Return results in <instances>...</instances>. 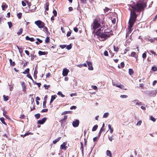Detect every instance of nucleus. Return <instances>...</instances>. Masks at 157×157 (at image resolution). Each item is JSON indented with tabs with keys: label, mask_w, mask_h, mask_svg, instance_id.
Here are the masks:
<instances>
[{
	"label": "nucleus",
	"mask_w": 157,
	"mask_h": 157,
	"mask_svg": "<svg viewBox=\"0 0 157 157\" xmlns=\"http://www.w3.org/2000/svg\"><path fill=\"white\" fill-rule=\"evenodd\" d=\"M131 4L128 5L129 7H131L132 9L129 8L128 10L130 11V13H131V10H134L135 13L136 14V12H140L144 10V8L146 7V3H144L143 2H138L136 4L135 2L132 1H131ZM131 13H130V14Z\"/></svg>",
	"instance_id": "1"
},
{
	"label": "nucleus",
	"mask_w": 157,
	"mask_h": 157,
	"mask_svg": "<svg viewBox=\"0 0 157 157\" xmlns=\"http://www.w3.org/2000/svg\"><path fill=\"white\" fill-rule=\"evenodd\" d=\"M131 10V13L130 14V16L128 22L129 25L128 28V31L126 33V37L128 36L129 34L131 33L132 31V28L136 21L138 16L135 13L134 10Z\"/></svg>",
	"instance_id": "2"
},
{
	"label": "nucleus",
	"mask_w": 157,
	"mask_h": 157,
	"mask_svg": "<svg viewBox=\"0 0 157 157\" xmlns=\"http://www.w3.org/2000/svg\"><path fill=\"white\" fill-rule=\"evenodd\" d=\"M104 18V17L101 19L100 18L97 17L94 20L93 22L91 25L93 33H94L96 29L101 26V25L105 24Z\"/></svg>",
	"instance_id": "3"
},
{
	"label": "nucleus",
	"mask_w": 157,
	"mask_h": 157,
	"mask_svg": "<svg viewBox=\"0 0 157 157\" xmlns=\"http://www.w3.org/2000/svg\"><path fill=\"white\" fill-rule=\"evenodd\" d=\"M106 26H107V25H105V24H104L101 25L100 28L98 29L97 31L96 32H95V35L98 36L102 33L101 31H102L104 29V28Z\"/></svg>",
	"instance_id": "4"
},
{
	"label": "nucleus",
	"mask_w": 157,
	"mask_h": 157,
	"mask_svg": "<svg viewBox=\"0 0 157 157\" xmlns=\"http://www.w3.org/2000/svg\"><path fill=\"white\" fill-rule=\"evenodd\" d=\"M99 37H101V38L103 39L101 40L102 41H104L106 40L108 38L110 37L111 36L110 35L106 33H105V32H102L98 36Z\"/></svg>",
	"instance_id": "5"
},
{
	"label": "nucleus",
	"mask_w": 157,
	"mask_h": 157,
	"mask_svg": "<svg viewBox=\"0 0 157 157\" xmlns=\"http://www.w3.org/2000/svg\"><path fill=\"white\" fill-rule=\"evenodd\" d=\"M35 24L40 28H42L45 26L44 23L39 20L35 21Z\"/></svg>",
	"instance_id": "6"
},
{
	"label": "nucleus",
	"mask_w": 157,
	"mask_h": 157,
	"mask_svg": "<svg viewBox=\"0 0 157 157\" xmlns=\"http://www.w3.org/2000/svg\"><path fill=\"white\" fill-rule=\"evenodd\" d=\"M104 32L105 33H106L110 35V36H112L113 35L112 30L110 29H107L104 30Z\"/></svg>",
	"instance_id": "7"
},
{
	"label": "nucleus",
	"mask_w": 157,
	"mask_h": 157,
	"mask_svg": "<svg viewBox=\"0 0 157 157\" xmlns=\"http://www.w3.org/2000/svg\"><path fill=\"white\" fill-rule=\"evenodd\" d=\"M79 124V121L78 120H76L72 122V125L74 127H77Z\"/></svg>",
	"instance_id": "8"
},
{
	"label": "nucleus",
	"mask_w": 157,
	"mask_h": 157,
	"mask_svg": "<svg viewBox=\"0 0 157 157\" xmlns=\"http://www.w3.org/2000/svg\"><path fill=\"white\" fill-rule=\"evenodd\" d=\"M86 62L88 66V69L90 70H93V67L92 63L90 62H89L87 61H86Z\"/></svg>",
	"instance_id": "9"
},
{
	"label": "nucleus",
	"mask_w": 157,
	"mask_h": 157,
	"mask_svg": "<svg viewBox=\"0 0 157 157\" xmlns=\"http://www.w3.org/2000/svg\"><path fill=\"white\" fill-rule=\"evenodd\" d=\"M47 118L45 117L42 119L41 120H39L38 121L37 123L39 124H43L46 121Z\"/></svg>",
	"instance_id": "10"
},
{
	"label": "nucleus",
	"mask_w": 157,
	"mask_h": 157,
	"mask_svg": "<svg viewBox=\"0 0 157 157\" xmlns=\"http://www.w3.org/2000/svg\"><path fill=\"white\" fill-rule=\"evenodd\" d=\"M69 71L66 68H64L63 70V75L64 76H66L67 75Z\"/></svg>",
	"instance_id": "11"
},
{
	"label": "nucleus",
	"mask_w": 157,
	"mask_h": 157,
	"mask_svg": "<svg viewBox=\"0 0 157 157\" xmlns=\"http://www.w3.org/2000/svg\"><path fill=\"white\" fill-rule=\"evenodd\" d=\"M21 85L22 88V90L23 91H26V86L25 85V83L24 82H22L21 83Z\"/></svg>",
	"instance_id": "12"
},
{
	"label": "nucleus",
	"mask_w": 157,
	"mask_h": 157,
	"mask_svg": "<svg viewBox=\"0 0 157 157\" xmlns=\"http://www.w3.org/2000/svg\"><path fill=\"white\" fill-rule=\"evenodd\" d=\"M66 144L65 143H63L62 144L60 145V149H66V147L65 146Z\"/></svg>",
	"instance_id": "13"
},
{
	"label": "nucleus",
	"mask_w": 157,
	"mask_h": 157,
	"mask_svg": "<svg viewBox=\"0 0 157 157\" xmlns=\"http://www.w3.org/2000/svg\"><path fill=\"white\" fill-rule=\"evenodd\" d=\"M25 39L26 40H30L31 41H35V39H34V38L33 37H29L28 36H26V37H25Z\"/></svg>",
	"instance_id": "14"
},
{
	"label": "nucleus",
	"mask_w": 157,
	"mask_h": 157,
	"mask_svg": "<svg viewBox=\"0 0 157 157\" xmlns=\"http://www.w3.org/2000/svg\"><path fill=\"white\" fill-rule=\"evenodd\" d=\"M38 54L40 56H41L43 55H45L47 54V52H42L40 51H39L38 52Z\"/></svg>",
	"instance_id": "15"
},
{
	"label": "nucleus",
	"mask_w": 157,
	"mask_h": 157,
	"mask_svg": "<svg viewBox=\"0 0 157 157\" xmlns=\"http://www.w3.org/2000/svg\"><path fill=\"white\" fill-rule=\"evenodd\" d=\"M56 97L57 96L56 95H52L51 96V101H50V103L51 104L52 103L53 101V100L56 99Z\"/></svg>",
	"instance_id": "16"
},
{
	"label": "nucleus",
	"mask_w": 157,
	"mask_h": 157,
	"mask_svg": "<svg viewBox=\"0 0 157 157\" xmlns=\"http://www.w3.org/2000/svg\"><path fill=\"white\" fill-rule=\"evenodd\" d=\"M124 66V62H122L120 64V66L119 64L118 65V67L120 69L123 68Z\"/></svg>",
	"instance_id": "17"
},
{
	"label": "nucleus",
	"mask_w": 157,
	"mask_h": 157,
	"mask_svg": "<svg viewBox=\"0 0 157 157\" xmlns=\"http://www.w3.org/2000/svg\"><path fill=\"white\" fill-rule=\"evenodd\" d=\"M81 143V147H80V149L81 150L82 155H83L84 154L83 152V150H84V148H83V144L82 142H81L80 143Z\"/></svg>",
	"instance_id": "18"
},
{
	"label": "nucleus",
	"mask_w": 157,
	"mask_h": 157,
	"mask_svg": "<svg viewBox=\"0 0 157 157\" xmlns=\"http://www.w3.org/2000/svg\"><path fill=\"white\" fill-rule=\"evenodd\" d=\"M31 60L32 61L36 57V55H34V54H30Z\"/></svg>",
	"instance_id": "19"
},
{
	"label": "nucleus",
	"mask_w": 157,
	"mask_h": 157,
	"mask_svg": "<svg viewBox=\"0 0 157 157\" xmlns=\"http://www.w3.org/2000/svg\"><path fill=\"white\" fill-rule=\"evenodd\" d=\"M33 134L31 132H28L25 134L24 135H21V137H24L25 136H26L29 135H32Z\"/></svg>",
	"instance_id": "20"
},
{
	"label": "nucleus",
	"mask_w": 157,
	"mask_h": 157,
	"mask_svg": "<svg viewBox=\"0 0 157 157\" xmlns=\"http://www.w3.org/2000/svg\"><path fill=\"white\" fill-rule=\"evenodd\" d=\"M61 137H59L57 139L54 140L53 141V143L54 144H56L57 142L59 141V140L61 139Z\"/></svg>",
	"instance_id": "21"
},
{
	"label": "nucleus",
	"mask_w": 157,
	"mask_h": 157,
	"mask_svg": "<svg viewBox=\"0 0 157 157\" xmlns=\"http://www.w3.org/2000/svg\"><path fill=\"white\" fill-rule=\"evenodd\" d=\"M116 87H119L121 89H124V90H127V89H125L124 88V86H123V85H122V84H120V85H117L116 86Z\"/></svg>",
	"instance_id": "22"
},
{
	"label": "nucleus",
	"mask_w": 157,
	"mask_h": 157,
	"mask_svg": "<svg viewBox=\"0 0 157 157\" xmlns=\"http://www.w3.org/2000/svg\"><path fill=\"white\" fill-rule=\"evenodd\" d=\"M106 155L108 156H109L110 157H112L111 152L109 150H108L107 151Z\"/></svg>",
	"instance_id": "23"
},
{
	"label": "nucleus",
	"mask_w": 157,
	"mask_h": 157,
	"mask_svg": "<svg viewBox=\"0 0 157 157\" xmlns=\"http://www.w3.org/2000/svg\"><path fill=\"white\" fill-rule=\"evenodd\" d=\"M77 66L81 68L83 67H86L87 65L86 63H84L83 64H80L78 65Z\"/></svg>",
	"instance_id": "24"
},
{
	"label": "nucleus",
	"mask_w": 157,
	"mask_h": 157,
	"mask_svg": "<svg viewBox=\"0 0 157 157\" xmlns=\"http://www.w3.org/2000/svg\"><path fill=\"white\" fill-rule=\"evenodd\" d=\"M9 61L10 62V65L12 66H14L15 65V63L14 62H13L12 60L11 59H9Z\"/></svg>",
	"instance_id": "25"
},
{
	"label": "nucleus",
	"mask_w": 157,
	"mask_h": 157,
	"mask_svg": "<svg viewBox=\"0 0 157 157\" xmlns=\"http://www.w3.org/2000/svg\"><path fill=\"white\" fill-rule=\"evenodd\" d=\"M49 6V2H47L46 3L45 7V9L47 11L48 10H49V8H48Z\"/></svg>",
	"instance_id": "26"
},
{
	"label": "nucleus",
	"mask_w": 157,
	"mask_h": 157,
	"mask_svg": "<svg viewBox=\"0 0 157 157\" xmlns=\"http://www.w3.org/2000/svg\"><path fill=\"white\" fill-rule=\"evenodd\" d=\"M114 50L116 52H117L119 50V48L117 46H116L115 45H113Z\"/></svg>",
	"instance_id": "27"
},
{
	"label": "nucleus",
	"mask_w": 157,
	"mask_h": 157,
	"mask_svg": "<svg viewBox=\"0 0 157 157\" xmlns=\"http://www.w3.org/2000/svg\"><path fill=\"white\" fill-rule=\"evenodd\" d=\"M3 99L5 101H7L9 100V97L8 96H6L5 95H3Z\"/></svg>",
	"instance_id": "28"
},
{
	"label": "nucleus",
	"mask_w": 157,
	"mask_h": 157,
	"mask_svg": "<svg viewBox=\"0 0 157 157\" xmlns=\"http://www.w3.org/2000/svg\"><path fill=\"white\" fill-rule=\"evenodd\" d=\"M29 68H27L22 73L24 74H28L29 73Z\"/></svg>",
	"instance_id": "29"
},
{
	"label": "nucleus",
	"mask_w": 157,
	"mask_h": 157,
	"mask_svg": "<svg viewBox=\"0 0 157 157\" xmlns=\"http://www.w3.org/2000/svg\"><path fill=\"white\" fill-rule=\"evenodd\" d=\"M67 118V115H65L64 116V118H63L60 121V122L61 123L63 122L64 120H66Z\"/></svg>",
	"instance_id": "30"
},
{
	"label": "nucleus",
	"mask_w": 157,
	"mask_h": 157,
	"mask_svg": "<svg viewBox=\"0 0 157 157\" xmlns=\"http://www.w3.org/2000/svg\"><path fill=\"white\" fill-rule=\"evenodd\" d=\"M108 127L109 129L110 130V132L111 133H112L113 132V129L111 127V125L110 124H108Z\"/></svg>",
	"instance_id": "31"
},
{
	"label": "nucleus",
	"mask_w": 157,
	"mask_h": 157,
	"mask_svg": "<svg viewBox=\"0 0 157 157\" xmlns=\"http://www.w3.org/2000/svg\"><path fill=\"white\" fill-rule=\"evenodd\" d=\"M7 113V112L6 111H5V110L4 109L3 110V115L6 118H7V117H8V116L6 115Z\"/></svg>",
	"instance_id": "32"
},
{
	"label": "nucleus",
	"mask_w": 157,
	"mask_h": 157,
	"mask_svg": "<svg viewBox=\"0 0 157 157\" xmlns=\"http://www.w3.org/2000/svg\"><path fill=\"white\" fill-rule=\"evenodd\" d=\"M0 120L3 124H4L5 125L6 124V122L5 121V119L4 118H3V117L0 118Z\"/></svg>",
	"instance_id": "33"
},
{
	"label": "nucleus",
	"mask_w": 157,
	"mask_h": 157,
	"mask_svg": "<svg viewBox=\"0 0 157 157\" xmlns=\"http://www.w3.org/2000/svg\"><path fill=\"white\" fill-rule=\"evenodd\" d=\"M98 128V125H94L93 128L92 129V131H95Z\"/></svg>",
	"instance_id": "34"
},
{
	"label": "nucleus",
	"mask_w": 157,
	"mask_h": 157,
	"mask_svg": "<svg viewBox=\"0 0 157 157\" xmlns=\"http://www.w3.org/2000/svg\"><path fill=\"white\" fill-rule=\"evenodd\" d=\"M129 73L130 75H132L134 73V71L132 69H129Z\"/></svg>",
	"instance_id": "35"
},
{
	"label": "nucleus",
	"mask_w": 157,
	"mask_h": 157,
	"mask_svg": "<svg viewBox=\"0 0 157 157\" xmlns=\"http://www.w3.org/2000/svg\"><path fill=\"white\" fill-rule=\"evenodd\" d=\"M149 51L151 53L154 55V57H157V54L155 53V52L154 51L152 50H150Z\"/></svg>",
	"instance_id": "36"
},
{
	"label": "nucleus",
	"mask_w": 157,
	"mask_h": 157,
	"mask_svg": "<svg viewBox=\"0 0 157 157\" xmlns=\"http://www.w3.org/2000/svg\"><path fill=\"white\" fill-rule=\"evenodd\" d=\"M57 94L58 95L60 96L61 97L63 98L64 97H65V96L63 94L61 93V92L60 91H59L57 93Z\"/></svg>",
	"instance_id": "37"
},
{
	"label": "nucleus",
	"mask_w": 157,
	"mask_h": 157,
	"mask_svg": "<svg viewBox=\"0 0 157 157\" xmlns=\"http://www.w3.org/2000/svg\"><path fill=\"white\" fill-rule=\"evenodd\" d=\"M33 83L34 84L37 85L39 87H40L41 86V84L40 83H37L36 82V81H34L33 82Z\"/></svg>",
	"instance_id": "38"
},
{
	"label": "nucleus",
	"mask_w": 157,
	"mask_h": 157,
	"mask_svg": "<svg viewBox=\"0 0 157 157\" xmlns=\"http://www.w3.org/2000/svg\"><path fill=\"white\" fill-rule=\"evenodd\" d=\"M23 32V29L22 28H21L19 31L17 32V34L18 35H20Z\"/></svg>",
	"instance_id": "39"
},
{
	"label": "nucleus",
	"mask_w": 157,
	"mask_h": 157,
	"mask_svg": "<svg viewBox=\"0 0 157 157\" xmlns=\"http://www.w3.org/2000/svg\"><path fill=\"white\" fill-rule=\"evenodd\" d=\"M2 10H4L5 8H6L7 7V5L5 4L4 5H2Z\"/></svg>",
	"instance_id": "40"
},
{
	"label": "nucleus",
	"mask_w": 157,
	"mask_h": 157,
	"mask_svg": "<svg viewBox=\"0 0 157 157\" xmlns=\"http://www.w3.org/2000/svg\"><path fill=\"white\" fill-rule=\"evenodd\" d=\"M40 113H37L35 115V117L37 119H38L40 117Z\"/></svg>",
	"instance_id": "41"
},
{
	"label": "nucleus",
	"mask_w": 157,
	"mask_h": 157,
	"mask_svg": "<svg viewBox=\"0 0 157 157\" xmlns=\"http://www.w3.org/2000/svg\"><path fill=\"white\" fill-rule=\"evenodd\" d=\"M45 42L46 43H49L50 41V39L49 37H47L45 40Z\"/></svg>",
	"instance_id": "42"
},
{
	"label": "nucleus",
	"mask_w": 157,
	"mask_h": 157,
	"mask_svg": "<svg viewBox=\"0 0 157 157\" xmlns=\"http://www.w3.org/2000/svg\"><path fill=\"white\" fill-rule=\"evenodd\" d=\"M136 54V53L135 52H132L130 55V56L132 57H135V55Z\"/></svg>",
	"instance_id": "43"
},
{
	"label": "nucleus",
	"mask_w": 157,
	"mask_h": 157,
	"mask_svg": "<svg viewBox=\"0 0 157 157\" xmlns=\"http://www.w3.org/2000/svg\"><path fill=\"white\" fill-rule=\"evenodd\" d=\"M22 15V14L21 13H18L17 15V16L19 19H20L21 18Z\"/></svg>",
	"instance_id": "44"
},
{
	"label": "nucleus",
	"mask_w": 157,
	"mask_h": 157,
	"mask_svg": "<svg viewBox=\"0 0 157 157\" xmlns=\"http://www.w3.org/2000/svg\"><path fill=\"white\" fill-rule=\"evenodd\" d=\"M8 25L9 27L10 28H11L13 26V25H12V22L10 21L8 22Z\"/></svg>",
	"instance_id": "45"
},
{
	"label": "nucleus",
	"mask_w": 157,
	"mask_h": 157,
	"mask_svg": "<svg viewBox=\"0 0 157 157\" xmlns=\"http://www.w3.org/2000/svg\"><path fill=\"white\" fill-rule=\"evenodd\" d=\"M109 113H105L103 116V117L104 118H106L107 117L108 115H109Z\"/></svg>",
	"instance_id": "46"
},
{
	"label": "nucleus",
	"mask_w": 157,
	"mask_h": 157,
	"mask_svg": "<svg viewBox=\"0 0 157 157\" xmlns=\"http://www.w3.org/2000/svg\"><path fill=\"white\" fill-rule=\"evenodd\" d=\"M72 48L71 45L70 44L69 45L66 46V48L68 50H70Z\"/></svg>",
	"instance_id": "47"
},
{
	"label": "nucleus",
	"mask_w": 157,
	"mask_h": 157,
	"mask_svg": "<svg viewBox=\"0 0 157 157\" xmlns=\"http://www.w3.org/2000/svg\"><path fill=\"white\" fill-rule=\"evenodd\" d=\"M46 100L44 101L43 102V108H45L46 107Z\"/></svg>",
	"instance_id": "48"
},
{
	"label": "nucleus",
	"mask_w": 157,
	"mask_h": 157,
	"mask_svg": "<svg viewBox=\"0 0 157 157\" xmlns=\"http://www.w3.org/2000/svg\"><path fill=\"white\" fill-rule=\"evenodd\" d=\"M142 57L144 59H145L146 58L147 56V54L146 52H144L142 54Z\"/></svg>",
	"instance_id": "49"
},
{
	"label": "nucleus",
	"mask_w": 157,
	"mask_h": 157,
	"mask_svg": "<svg viewBox=\"0 0 157 157\" xmlns=\"http://www.w3.org/2000/svg\"><path fill=\"white\" fill-rule=\"evenodd\" d=\"M44 86L45 88L47 89H48L50 87V85H47L46 84H44Z\"/></svg>",
	"instance_id": "50"
},
{
	"label": "nucleus",
	"mask_w": 157,
	"mask_h": 157,
	"mask_svg": "<svg viewBox=\"0 0 157 157\" xmlns=\"http://www.w3.org/2000/svg\"><path fill=\"white\" fill-rule=\"evenodd\" d=\"M152 70L154 71H155L157 70V68L156 67H153L151 68Z\"/></svg>",
	"instance_id": "51"
},
{
	"label": "nucleus",
	"mask_w": 157,
	"mask_h": 157,
	"mask_svg": "<svg viewBox=\"0 0 157 157\" xmlns=\"http://www.w3.org/2000/svg\"><path fill=\"white\" fill-rule=\"evenodd\" d=\"M53 13L54 15V16H57V12L55 10H54L53 11Z\"/></svg>",
	"instance_id": "52"
},
{
	"label": "nucleus",
	"mask_w": 157,
	"mask_h": 157,
	"mask_svg": "<svg viewBox=\"0 0 157 157\" xmlns=\"http://www.w3.org/2000/svg\"><path fill=\"white\" fill-rule=\"evenodd\" d=\"M27 76L31 80H32L33 82L34 81V80L33 79L32 76H31V75L29 74H28L27 75Z\"/></svg>",
	"instance_id": "53"
},
{
	"label": "nucleus",
	"mask_w": 157,
	"mask_h": 157,
	"mask_svg": "<svg viewBox=\"0 0 157 157\" xmlns=\"http://www.w3.org/2000/svg\"><path fill=\"white\" fill-rule=\"evenodd\" d=\"M70 111H65V112H64L62 113H61V115H64V114H67L68 113H70Z\"/></svg>",
	"instance_id": "54"
},
{
	"label": "nucleus",
	"mask_w": 157,
	"mask_h": 157,
	"mask_svg": "<svg viewBox=\"0 0 157 157\" xmlns=\"http://www.w3.org/2000/svg\"><path fill=\"white\" fill-rule=\"evenodd\" d=\"M150 119L153 122L156 121V119L152 116L150 117Z\"/></svg>",
	"instance_id": "55"
},
{
	"label": "nucleus",
	"mask_w": 157,
	"mask_h": 157,
	"mask_svg": "<svg viewBox=\"0 0 157 157\" xmlns=\"http://www.w3.org/2000/svg\"><path fill=\"white\" fill-rule=\"evenodd\" d=\"M109 9L108 8V7H106L105 9H104V10L105 12H107L108 11H109Z\"/></svg>",
	"instance_id": "56"
},
{
	"label": "nucleus",
	"mask_w": 157,
	"mask_h": 157,
	"mask_svg": "<svg viewBox=\"0 0 157 157\" xmlns=\"http://www.w3.org/2000/svg\"><path fill=\"white\" fill-rule=\"evenodd\" d=\"M59 47L62 49H63L66 47V45L65 44L61 45H60Z\"/></svg>",
	"instance_id": "57"
},
{
	"label": "nucleus",
	"mask_w": 157,
	"mask_h": 157,
	"mask_svg": "<svg viewBox=\"0 0 157 157\" xmlns=\"http://www.w3.org/2000/svg\"><path fill=\"white\" fill-rule=\"evenodd\" d=\"M104 55L105 56H108V53L107 51H105L104 52Z\"/></svg>",
	"instance_id": "58"
},
{
	"label": "nucleus",
	"mask_w": 157,
	"mask_h": 157,
	"mask_svg": "<svg viewBox=\"0 0 157 157\" xmlns=\"http://www.w3.org/2000/svg\"><path fill=\"white\" fill-rule=\"evenodd\" d=\"M91 87L94 90H96L98 89V88L96 86H92Z\"/></svg>",
	"instance_id": "59"
},
{
	"label": "nucleus",
	"mask_w": 157,
	"mask_h": 157,
	"mask_svg": "<svg viewBox=\"0 0 157 157\" xmlns=\"http://www.w3.org/2000/svg\"><path fill=\"white\" fill-rule=\"evenodd\" d=\"M112 22L114 24H115L116 22V19L115 18H113L112 20Z\"/></svg>",
	"instance_id": "60"
},
{
	"label": "nucleus",
	"mask_w": 157,
	"mask_h": 157,
	"mask_svg": "<svg viewBox=\"0 0 157 157\" xmlns=\"http://www.w3.org/2000/svg\"><path fill=\"white\" fill-rule=\"evenodd\" d=\"M71 34V31H68L67 34V37H69L70 36Z\"/></svg>",
	"instance_id": "61"
},
{
	"label": "nucleus",
	"mask_w": 157,
	"mask_h": 157,
	"mask_svg": "<svg viewBox=\"0 0 157 157\" xmlns=\"http://www.w3.org/2000/svg\"><path fill=\"white\" fill-rule=\"evenodd\" d=\"M120 97L121 98H126L128 97V96L126 95H121Z\"/></svg>",
	"instance_id": "62"
},
{
	"label": "nucleus",
	"mask_w": 157,
	"mask_h": 157,
	"mask_svg": "<svg viewBox=\"0 0 157 157\" xmlns=\"http://www.w3.org/2000/svg\"><path fill=\"white\" fill-rule=\"evenodd\" d=\"M74 30L75 32H77L78 31V29L76 27L74 28Z\"/></svg>",
	"instance_id": "63"
},
{
	"label": "nucleus",
	"mask_w": 157,
	"mask_h": 157,
	"mask_svg": "<svg viewBox=\"0 0 157 157\" xmlns=\"http://www.w3.org/2000/svg\"><path fill=\"white\" fill-rule=\"evenodd\" d=\"M21 4H22V5L23 6H26V4L25 2L23 1H21Z\"/></svg>",
	"instance_id": "64"
}]
</instances>
